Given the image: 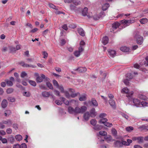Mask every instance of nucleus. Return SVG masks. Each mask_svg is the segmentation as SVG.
<instances>
[{
  "label": "nucleus",
  "mask_w": 148,
  "mask_h": 148,
  "mask_svg": "<svg viewBox=\"0 0 148 148\" xmlns=\"http://www.w3.org/2000/svg\"><path fill=\"white\" fill-rule=\"evenodd\" d=\"M53 84L54 86H55L57 87L59 86V84L58 82L56 80H53Z\"/></svg>",
  "instance_id": "obj_47"
},
{
  "label": "nucleus",
  "mask_w": 148,
  "mask_h": 148,
  "mask_svg": "<svg viewBox=\"0 0 148 148\" xmlns=\"http://www.w3.org/2000/svg\"><path fill=\"white\" fill-rule=\"evenodd\" d=\"M110 5L108 3L104 4L102 6V9L103 11L107 10L109 7Z\"/></svg>",
  "instance_id": "obj_25"
},
{
  "label": "nucleus",
  "mask_w": 148,
  "mask_h": 148,
  "mask_svg": "<svg viewBox=\"0 0 148 148\" xmlns=\"http://www.w3.org/2000/svg\"><path fill=\"white\" fill-rule=\"evenodd\" d=\"M55 103L58 105H61L62 103L59 100H56L55 101Z\"/></svg>",
  "instance_id": "obj_54"
},
{
  "label": "nucleus",
  "mask_w": 148,
  "mask_h": 148,
  "mask_svg": "<svg viewBox=\"0 0 148 148\" xmlns=\"http://www.w3.org/2000/svg\"><path fill=\"white\" fill-rule=\"evenodd\" d=\"M42 95L43 97H49L51 95V94L49 92L46 91L42 92Z\"/></svg>",
  "instance_id": "obj_13"
},
{
  "label": "nucleus",
  "mask_w": 148,
  "mask_h": 148,
  "mask_svg": "<svg viewBox=\"0 0 148 148\" xmlns=\"http://www.w3.org/2000/svg\"><path fill=\"white\" fill-rule=\"evenodd\" d=\"M29 82L30 85L34 86H35L36 85V82L34 81L29 80Z\"/></svg>",
  "instance_id": "obj_37"
},
{
  "label": "nucleus",
  "mask_w": 148,
  "mask_h": 148,
  "mask_svg": "<svg viewBox=\"0 0 148 148\" xmlns=\"http://www.w3.org/2000/svg\"><path fill=\"white\" fill-rule=\"evenodd\" d=\"M107 115V114L105 113H102L99 115V116L103 120H108V119L106 118Z\"/></svg>",
  "instance_id": "obj_12"
},
{
  "label": "nucleus",
  "mask_w": 148,
  "mask_h": 148,
  "mask_svg": "<svg viewBox=\"0 0 148 148\" xmlns=\"http://www.w3.org/2000/svg\"><path fill=\"white\" fill-rule=\"evenodd\" d=\"M120 50L123 52H127L129 51L130 49L128 47L124 46L121 47Z\"/></svg>",
  "instance_id": "obj_20"
},
{
  "label": "nucleus",
  "mask_w": 148,
  "mask_h": 148,
  "mask_svg": "<svg viewBox=\"0 0 148 148\" xmlns=\"http://www.w3.org/2000/svg\"><path fill=\"white\" fill-rule=\"evenodd\" d=\"M11 113V110H8L6 111V112L5 113V115L6 116H8Z\"/></svg>",
  "instance_id": "obj_42"
},
{
  "label": "nucleus",
  "mask_w": 148,
  "mask_h": 148,
  "mask_svg": "<svg viewBox=\"0 0 148 148\" xmlns=\"http://www.w3.org/2000/svg\"><path fill=\"white\" fill-rule=\"evenodd\" d=\"M88 8L86 7L84 8L82 11V14L84 16L87 15L88 13Z\"/></svg>",
  "instance_id": "obj_28"
},
{
  "label": "nucleus",
  "mask_w": 148,
  "mask_h": 148,
  "mask_svg": "<svg viewBox=\"0 0 148 148\" xmlns=\"http://www.w3.org/2000/svg\"><path fill=\"white\" fill-rule=\"evenodd\" d=\"M20 64L23 67H31L32 68H35L36 66L33 65H29L23 62H21L20 63Z\"/></svg>",
  "instance_id": "obj_5"
},
{
  "label": "nucleus",
  "mask_w": 148,
  "mask_h": 148,
  "mask_svg": "<svg viewBox=\"0 0 148 148\" xmlns=\"http://www.w3.org/2000/svg\"><path fill=\"white\" fill-rule=\"evenodd\" d=\"M93 128L95 130H101L102 128V127L100 125H95Z\"/></svg>",
  "instance_id": "obj_32"
},
{
  "label": "nucleus",
  "mask_w": 148,
  "mask_h": 148,
  "mask_svg": "<svg viewBox=\"0 0 148 148\" xmlns=\"http://www.w3.org/2000/svg\"><path fill=\"white\" fill-rule=\"evenodd\" d=\"M81 53L78 51H76L74 53V55L76 57H79Z\"/></svg>",
  "instance_id": "obj_48"
},
{
  "label": "nucleus",
  "mask_w": 148,
  "mask_h": 148,
  "mask_svg": "<svg viewBox=\"0 0 148 148\" xmlns=\"http://www.w3.org/2000/svg\"><path fill=\"white\" fill-rule=\"evenodd\" d=\"M140 23L142 24H145L148 21V19L146 18H142L139 20Z\"/></svg>",
  "instance_id": "obj_24"
},
{
  "label": "nucleus",
  "mask_w": 148,
  "mask_h": 148,
  "mask_svg": "<svg viewBox=\"0 0 148 148\" xmlns=\"http://www.w3.org/2000/svg\"><path fill=\"white\" fill-rule=\"evenodd\" d=\"M14 89L12 88H9L7 89L6 92L7 94H9L12 92L14 91Z\"/></svg>",
  "instance_id": "obj_35"
},
{
  "label": "nucleus",
  "mask_w": 148,
  "mask_h": 148,
  "mask_svg": "<svg viewBox=\"0 0 148 148\" xmlns=\"http://www.w3.org/2000/svg\"><path fill=\"white\" fill-rule=\"evenodd\" d=\"M141 104L143 106H148V103L145 101H143L141 102Z\"/></svg>",
  "instance_id": "obj_43"
},
{
  "label": "nucleus",
  "mask_w": 148,
  "mask_h": 148,
  "mask_svg": "<svg viewBox=\"0 0 148 148\" xmlns=\"http://www.w3.org/2000/svg\"><path fill=\"white\" fill-rule=\"evenodd\" d=\"M141 65H144L145 66H148V56H147L145 60H143L140 63Z\"/></svg>",
  "instance_id": "obj_8"
},
{
  "label": "nucleus",
  "mask_w": 148,
  "mask_h": 148,
  "mask_svg": "<svg viewBox=\"0 0 148 148\" xmlns=\"http://www.w3.org/2000/svg\"><path fill=\"white\" fill-rule=\"evenodd\" d=\"M84 50L83 46H80L79 48L78 51L81 53Z\"/></svg>",
  "instance_id": "obj_53"
},
{
  "label": "nucleus",
  "mask_w": 148,
  "mask_h": 148,
  "mask_svg": "<svg viewBox=\"0 0 148 148\" xmlns=\"http://www.w3.org/2000/svg\"><path fill=\"white\" fill-rule=\"evenodd\" d=\"M9 48L11 52H15L16 51V48L12 46H9Z\"/></svg>",
  "instance_id": "obj_33"
},
{
  "label": "nucleus",
  "mask_w": 148,
  "mask_h": 148,
  "mask_svg": "<svg viewBox=\"0 0 148 148\" xmlns=\"http://www.w3.org/2000/svg\"><path fill=\"white\" fill-rule=\"evenodd\" d=\"M100 18V17L96 15H95L93 16V19L96 20H98Z\"/></svg>",
  "instance_id": "obj_64"
},
{
  "label": "nucleus",
  "mask_w": 148,
  "mask_h": 148,
  "mask_svg": "<svg viewBox=\"0 0 148 148\" xmlns=\"http://www.w3.org/2000/svg\"><path fill=\"white\" fill-rule=\"evenodd\" d=\"M37 83H40L43 81V79L41 77L38 76L36 79Z\"/></svg>",
  "instance_id": "obj_39"
},
{
  "label": "nucleus",
  "mask_w": 148,
  "mask_h": 148,
  "mask_svg": "<svg viewBox=\"0 0 148 148\" xmlns=\"http://www.w3.org/2000/svg\"><path fill=\"white\" fill-rule=\"evenodd\" d=\"M20 148H27V145L25 143H23L20 145Z\"/></svg>",
  "instance_id": "obj_59"
},
{
  "label": "nucleus",
  "mask_w": 148,
  "mask_h": 148,
  "mask_svg": "<svg viewBox=\"0 0 148 148\" xmlns=\"http://www.w3.org/2000/svg\"><path fill=\"white\" fill-rule=\"evenodd\" d=\"M110 104L113 107L115 105V103L114 100L112 99H110L109 101Z\"/></svg>",
  "instance_id": "obj_34"
},
{
  "label": "nucleus",
  "mask_w": 148,
  "mask_h": 148,
  "mask_svg": "<svg viewBox=\"0 0 148 148\" xmlns=\"http://www.w3.org/2000/svg\"><path fill=\"white\" fill-rule=\"evenodd\" d=\"M23 95L26 97H29L30 96L31 94L29 92H25L23 94Z\"/></svg>",
  "instance_id": "obj_44"
},
{
  "label": "nucleus",
  "mask_w": 148,
  "mask_h": 148,
  "mask_svg": "<svg viewBox=\"0 0 148 148\" xmlns=\"http://www.w3.org/2000/svg\"><path fill=\"white\" fill-rule=\"evenodd\" d=\"M70 9L71 10H75L76 9V7L74 5H72V4H71L70 5Z\"/></svg>",
  "instance_id": "obj_61"
},
{
  "label": "nucleus",
  "mask_w": 148,
  "mask_h": 148,
  "mask_svg": "<svg viewBox=\"0 0 148 148\" xmlns=\"http://www.w3.org/2000/svg\"><path fill=\"white\" fill-rule=\"evenodd\" d=\"M9 140L10 142L11 143H13L14 142V138L12 136L10 137L9 138Z\"/></svg>",
  "instance_id": "obj_55"
},
{
  "label": "nucleus",
  "mask_w": 148,
  "mask_h": 148,
  "mask_svg": "<svg viewBox=\"0 0 148 148\" xmlns=\"http://www.w3.org/2000/svg\"><path fill=\"white\" fill-rule=\"evenodd\" d=\"M72 2L76 5H78L81 4V2L79 0H73Z\"/></svg>",
  "instance_id": "obj_30"
},
{
  "label": "nucleus",
  "mask_w": 148,
  "mask_h": 148,
  "mask_svg": "<svg viewBox=\"0 0 148 148\" xmlns=\"http://www.w3.org/2000/svg\"><path fill=\"white\" fill-rule=\"evenodd\" d=\"M64 93H65V96L66 98H69L70 97V95L68 93V92L67 91H65Z\"/></svg>",
  "instance_id": "obj_60"
},
{
  "label": "nucleus",
  "mask_w": 148,
  "mask_h": 148,
  "mask_svg": "<svg viewBox=\"0 0 148 148\" xmlns=\"http://www.w3.org/2000/svg\"><path fill=\"white\" fill-rule=\"evenodd\" d=\"M133 128L132 127L129 126L126 128V130L127 131L130 132L133 130Z\"/></svg>",
  "instance_id": "obj_52"
},
{
  "label": "nucleus",
  "mask_w": 148,
  "mask_h": 148,
  "mask_svg": "<svg viewBox=\"0 0 148 148\" xmlns=\"http://www.w3.org/2000/svg\"><path fill=\"white\" fill-rule=\"evenodd\" d=\"M60 99L62 100L63 102L66 105H69V102L64 97H61Z\"/></svg>",
  "instance_id": "obj_26"
},
{
  "label": "nucleus",
  "mask_w": 148,
  "mask_h": 148,
  "mask_svg": "<svg viewBox=\"0 0 148 148\" xmlns=\"http://www.w3.org/2000/svg\"><path fill=\"white\" fill-rule=\"evenodd\" d=\"M138 143H143V137L142 136L138 137Z\"/></svg>",
  "instance_id": "obj_38"
},
{
  "label": "nucleus",
  "mask_w": 148,
  "mask_h": 148,
  "mask_svg": "<svg viewBox=\"0 0 148 148\" xmlns=\"http://www.w3.org/2000/svg\"><path fill=\"white\" fill-rule=\"evenodd\" d=\"M77 30L78 33L80 35L82 36H85L84 31L82 28H78Z\"/></svg>",
  "instance_id": "obj_17"
},
{
  "label": "nucleus",
  "mask_w": 148,
  "mask_h": 148,
  "mask_svg": "<svg viewBox=\"0 0 148 148\" xmlns=\"http://www.w3.org/2000/svg\"><path fill=\"white\" fill-rule=\"evenodd\" d=\"M121 143V142L120 141H116L114 143L115 147H122V144Z\"/></svg>",
  "instance_id": "obj_21"
},
{
  "label": "nucleus",
  "mask_w": 148,
  "mask_h": 148,
  "mask_svg": "<svg viewBox=\"0 0 148 148\" xmlns=\"http://www.w3.org/2000/svg\"><path fill=\"white\" fill-rule=\"evenodd\" d=\"M112 134L114 136H116V135L117 132L116 130L114 128H113L112 129Z\"/></svg>",
  "instance_id": "obj_50"
},
{
  "label": "nucleus",
  "mask_w": 148,
  "mask_h": 148,
  "mask_svg": "<svg viewBox=\"0 0 148 148\" xmlns=\"http://www.w3.org/2000/svg\"><path fill=\"white\" fill-rule=\"evenodd\" d=\"M121 92H123L126 93L127 94L126 96L127 97H131L132 96L133 94V92H129V90L127 87L123 88L122 89Z\"/></svg>",
  "instance_id": "obj_3"
},
{
  "label": "nucleus",
  "mask_w": 148,
  "mask_h": 148,
  "mask_svg": "<svg viewBox=\"0 0 148 148\" xmlns=\"http://www.w3.org/2000/svg\"><path fill=\"white\" fill-rule=\"evenodd\" d=\"M109 38L107 36L103 37L102 40V42L104 45H106L108 43V42Z\"/></svg>",
  "instance_id": "obj_14"
},
{
  "label": "nucleus",
  "mask_w": 148,
  "mask_h": 148,
  "mask_svg": "<svg viewBox=\"0 0 148 148\" xmlns=\"http://www.w3.org/2000/svg\"><path fill=\"white\" fill-rule=\"evenodd\" d=\"M108 56L109 57L114 58L116 55V51L114 50L108 49Z\"/></svg>",
  "instance_id": "obj_4"
},
{
  "label": "nucleus",
  "mask_w": 148,
  "mask_h": 148,
  "mask_svg": "<svg viewBox=\"0 0 148 148\" xmlns=\"http://www.w3.org/2000/svg\"><path fill=\"white\" fill-rule=\"evenodd\" d=\"M6 132L8 134H10L12 132V131L11 129L9 128L7 129Z\"/></svg>",
  "instance_id": "obj_63"
},
{
  "label": "nucleus",
  "mask_w": 148,
  "mask_h": 148,
  "mask_svg": "<svg viewBox=\"0 0 148 148\" xmlns=\"http://www.w3.org/2000/svg\"><path fill=\"white\" fill-rule=\"evenodd\" d=\"M40 88L42 89L45 90L46 89V87L44 85L41 84L39 86Z\"/></svg>",
  "instance_id": "obj_62"
},
{
  "label": "nucleus",
  "mask_w": 148,
  "mask_h": 148,
  "mask_svg": "<svg viewBox=\"0 0 148 148\" xmlns=\"http://www.w3.org/2000/svg\"><path fill=\"white\" fill-rule=\"evenodd\" d=\"M99 134L101 135L105 136L107 134V132L104 131H100L99 132Z\"/></svg>",
  "instance_id": "obj_45"
},
{
  "label": "nucleus",
  "mask_w": 148,
  "mask_h": 148,
  "mask_svg": "<svg viewBox=\"0 0 148 148\" xmlns=\"http://www.w3.org/2000/svg\"><path fill=\"white\" fill-rule=\"evenodd\" d=\"M126 78L128 79L129 80L132 79L133 77L132 74L130 73H127L126 75Z\"/></svg>",
  "instance_id": "obj_36"
},
{
  "label": "nucleus",
  "mask_w": 148,
  "mask_h": 148,
  "mask_svg": "<svg viewBox=\"0 0 148 148\" xmlns=\"http://www.w3.org/2000/svg\"><path fill=\"white\" fill-rule=\"evenodd\" d=\"M120 25V24L118 22H116L114 23L112 25V29H116L117 28L119 27ZM112 30L113 31L114 30L112 29Z\"/></svg>",
  "instance_id": "obj_10"
},
{
  "label": "nucleus",
  "mask_w": 148,
  "mask_h": 148,
  "mask_svg": "<svg viewBox=\"0 0 148 148\" xmlns=\"http://www.w3.org/2000/svg\"><path fill=\"white\" fill-rule=\"evenodd\" d=\"M90 117H91V115L88 112L85 113L83 116L85 120H88Z\"/></svg>",
  "instance_id": "obj_9"
},
{
  "label": "nucleus",
  "mask_w": 148,
  "mask_h": 148,
  "mask_svg": "<svg viewBox=\"0 0 148 148\" xmlns=\"http://www.w3.org/2000/svg\"><path fill=\"white\" fill-rule=\"evenodd\" d=\"M91 102L93 106L97 107L98 106V103L96 100L94 98H92L91 99Z\"/></svg>",
  "instance_id": "obj_16"
},
{
  "label": "nucleus",
  "mask_w": 148,
  "mask_h": 148,
  "mask_svg": "<svg viewBox=\"0 0 148 148\" xmlns=\"http://www.w3.org/2000/svg\"><path fill=\"white\" fill-rule=\"evenodd\" d=\"M90 114L91 117H93L95 116V108H92L90 111Z\"/></svg>",
  "instance_id": "obj_23"
},
{
  "label": "nucleus",
  "mask_w": 148,
  "mask_h": 148,
  "mask_svg": "<svg viewBox=\"0 0 148 148\" xmlns=\"http://www.w3.org/2000/svg\"><path fill=\"white\" fill-rule=\"evenodd\" d=\"M5 82L7 84L8 86H11L13 85V83L12 81L9 80L8 79H6Z\"/></svg>",
  "instance_id": "obj_29"
},
{
  "label": "nucleus",
  "mask_w": 148,
  "mask_h": 148,
  "mask_svg": "<svg viewBox=\"0 0 148 148\" xmlns=\"http://www.w3.org/2000/svg\"><path fill=\"white\" fill-rule=\"evenodd\" d=\"M27 75V73L24 71H23L21 75V76L22 78H24V77L26 76Z\"/></svg>",
  "instance_id": "obj_51"
},
{
  "label": "nucleus",
  "mask_w": 148,
  "mask_h": 148,
  "mask_svg": "<svg viewBox=\"0 0 148 148\" xmlns=\"http://www.w3.org/2000/svg\"><path fill=\"white\" fill-rule=\"evenodd\" d=\"M130 80L126 78L125 79H124L123 82L124 84L127 85L129 84V81Z\"/></svg>",
  "instance_id": "obj_57"
},
{
  "label": "nucleus",
  "mask_w": 148,
  "mask_h": 148,
  "mask_svg": "<svg viewBox=\"0 0 148 148\" xmlns=\"http://www.w3.org/2000/svg\"><path fill=\"white\" fill-rule=\"evenodd\" d=\"M87 70L86 68L84 67H80L75 70V71H78L79 73H83L85 72Z\"/></svg>",
  "instance_id": "obj_6"
},
{
  "label": "nucleus",
  "mask_w": 148,
  "mask_h": 148,
  "mask_svg": "<svg viewBox=\"0 0 148 148\" xmlns=\"http://www.w3.org/2000/svg\"><path fill=\"white\" fill-rule=\"evenodd\" d=\"M46 84L49 89H53V87L52 84L50 82H47L46 83Z\"/></svg>",
  "instance_id": "obj_40"
},
{
  "label": "nucleus",
  "mask_w": 148,
  "mask_h": 148,
  "mask_svg": "<svg viewBox=\"0 0 148 148\" xmlns=\"http://www.w3.org/2000/svg\"><path fill=\"white\" fill-rule=\"evenodd\" d=\"M68 110L70 113L75 114V108L74 109L71 107H69L68 108Z\"/></svg>",
  "instance_id": "obj_15"
},
{
  "label": "nucleus",
  "mask_w": 148,
  "mask_h": 148,
  "mask_svg": "<svg viewBox=\"0 0 148 148\" xmlns=\"http://www.w3.org/2000/svg\"><path fill=\"white\" fill-rule=\"evenodd\" d=\"M49 32V30L48 29H46L44 30L43 32V35H46Z\"/></svg>",
  "instance_id": "obj_58"
},
{
  "label": "nucleus",
  "mask_w": 148,
  "mask_h": 148,
  "mask_svg": "<svg viewBox=\"0 0 148 148\" xmlns=\"http://www.w3.org/2000/svg\"><path fill=\"white\" fill-rule=\"evenodd\" d=\"M1 106L3 108H5L8 105V102L5 99H4L1 103Z\"/></svg>",
  "instance_id": "obj_18"
},
{
  "label": "nucleus",
  "mask_w": 148,
  "mask_h": 148,
  "mask_svg": "<svg viewBox=\"0 0 148 148\" xmlns=\"http://www.w3.org/2000/svg\"><path fill=\"white\" fill-rule=\"evenodd\" d=\"M139 128L140 129H142L143 130H148V125H143L140 126Z\"/></svg>",
  "instance_id": "obj_41"
},
{
  "label": "nucleus",
  "mask_w": 148,
  "mask_h": 148,
  "mask_svg": "<svg viewBox=\"0 0 148 148\" xmlns=\"http://www.w3.org/2000/svg\"><path fill=\"white\" fill-rule=\"evenodd\" d=\"M86 99V95L85 94L81 95L79 98V100L80 101H85Z\"/></svg>",
  "instance_id": "obj_19"
},
{
  "label": "nucleus",
  "mask_w": 148,
  "mask_h": 148,
  "mask_svg": "<svg viewBox=\"0 0 148 148\" xmlns=\"http://www.w3.org/2000/svg\"><path fill=\"white\" fill-rule=\"evenodd\" d=\"M80 93L79 92L73 93L71 95V96L72 97H75L77 95H80Z\"/></svg>",
  "instance_id": "obj_49"
},
{
  "label": "nucleus",
  "mask_w": 148,
  "mask_h": 148,
  "mask_svg": "<svg viewBox=\"0 0 148 148\" xmlns=\"http://www.w3.org/2000/svg\"><path fill=\"white\" fill-rule=\"evenodd\" d=\"M134 21L133 20H123L121 21V22L122 23H124L125 24H127L128 23H134Z\"/></svg>",
  "instance_id": "obj_22"
},
{
  "label": "nucleus",
  "mask_w": 148,
  "mask_h": 148,
  "mask_svg": "<svg viewBox=\"0 0 148 148\" xmlns=\"http://www.w3.org/2000/svg\"><path fill=\"white\" fill-rule=\"evenodd\" d=\"M107 121H105L102 122V121H99V123H103L104 124V125L108 127H110L112 125V124L111 123H110L108 122Z\"/></svg>",
  "instance_id": "obj_7"
},
{
  "label": "nucleus",
  "mask_w": 148,
  "mask_h": 148,
  "mask_svg": "<svg viewBox=\"0 0 148 148\" xmlns=\"http://www.w3.org/2000/svg\"><path fill=\"white\" fill-rule=\"evenodd\" d=\"M134 38L136 39L137 43L140 45L142 44L143 40V38L140 36L139 32H136L135 34Z\"/></svg>",
  "instance_id": "obj_2"
},
{
  "label": "nucleus",
  "mask_w": 148,
  "mask_h": 148,
  "mask_svg": "<svg viewBox=\"0 0 148 148\" xmlns=\"http://www.w3.org/2000/svg\"><path fill=\"white\" fill-rule=\"evenodd\" d=\"M15 138L17 141H19L21 140L23 138L22 136L19 134L16 135Z\"/></svg>",
  "instance_id": "obj_31"
},
{
  "label": "nucleus",
  "mask_w": 148,
  "mask_h": 148,
  "mask_svg": "<svg viewBox=\"0 0 148 148\" xmlns=\"http://www.w3.org/2000/svg\"><path fill=\"white\" fill-rule=\"evenodd\" d=\"M138 97L140 99L145 100L147 99V97L144 95L139 94L138 95Z\"/></svg>",
  "instance_id": "obj_27"
},
{
  "label": "nucleus",
  "mask_w": 148,
  "mask_h": 148,
  "mask_svg": "<svg viewBox=\"0 0 148 148\" xmlns=\"http://www.w3.org/2000/svg\"><path fill=\"white\" fill-rule=\"evenodd\" d=\"M57 87L59 88V89L60 90L61 92L64 93V91L63 87L61 85L59 86H59Z\"/></svg>",
  "instance_id": "obj_46"
},
{
  "label": "nucleus",
  "mask_w": 148,
  "mask_h": 148,
  "mask_svg": "<svg viewBox=\"0 0 148 148\" xmlns=\"http://www.w3.org/2000/svg\"><path fill=\"white\" fill-rule=\"evenodd\" d=\"M8 100L12 102H14L15 100V99L14 98L10 97H8Z\"/></svg>",
  "instance_id": "obj_56"
},
{
  "label": "nucleus",
  "mask_w": 148,
  "mask_h": 148,
  "mask_svg": "<svg viewBox=\"0 0 148 148\" xmlns=\"http://www.w3.org/2000/svg\"><path fill=\"white\" fill-rule=\"evenodd\" d=\"M133 102L135 106L137 107L139 106L141 104V103L138 99H133Z\"/></svg>",
  "instance_id": "obj_11"
},
{
  "label": "nucleus",
  "mask_w": 148,
  "mask_h": 148,
  "mask_svg": "<svg viewBox=\"0 0 148 148\" xmlns=\"http://www.w3.org/2000/svg\"><path fill=\"white\" fill-rule=\"evenodd\" d=\"M87 110V107L84 106H83L79 108L76 107L75 108V114L79 113H83Z\"/></svg>",
  "instance_id": "obj_1"
}]
</instances>
